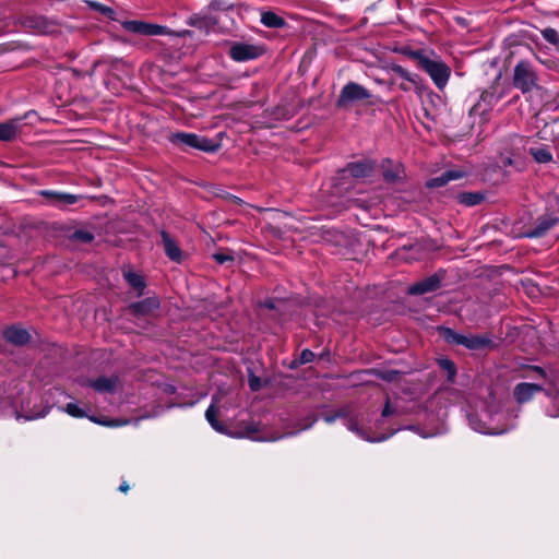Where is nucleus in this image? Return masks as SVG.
I'll use <instances>...</instances> for the list:
<instances>
[{"instance_id": "28", "label": "nucleus", "mask_w": 559, "mask_h": 559, "mask_svg": "<svg viewBox=\"0 0 559 559\" xmlns=\"http://www.w3.org/2000/svg\"><path fill=\"white\" fill-rule=\"evenodd\" d=\"M462 203L466 205H475L478 204L481 200V197L474 193H464L460 197Z\"/></svg>"}, {"instance_id": "8", "label": "nucleus", "mask_w": 559, "mask_h": 559, "mask_svg": "<svg viewBox=\"0 0 559 559\" xmlns=\"http://www.w3.org/2000/svg\"><path fill=\"white\" fill-rule=\"evenodd\" d=\"M262 52L261 47L246 43H235L229 50L231 59L238 62L253 60L260 57Z\"/></svg>"}, {"instance_id": "44", "label": "nucleus", "mask_w": 559, "mask_h": 559, "mask_svg": "<svg viewBox=\"0 0 559 559\" xmlns=\"http://www.w3.org/2000/svg\"><path fill=\"white\" fill-rule=\"evenodd\" d=\"M548 414H549V416H551V417H558V416H559V412H556V413H551V412H549Z\"/></svg>"}, {"instance_id": "7", "label": "nucleus", "mask_w": 559, "mask_h": 559, "mask_svg": "<svg viewBox=\"0 0 559 559\" xmlns=\"http://www.w3.org/2000/svg\"><path fill=\"white\" fill-rule=\"evenodd\" d=\"M174 143L182 144L189 147L198 148L205 152L214 151V144L203 136H199L194 133H175L171 136Z\"/></svg>"}, {"instance_id": "29", "label": "nucleus", "mask_w": 559, "mask_h": 559, "mask_svg": "<svg viewBox=\"0 0 559 559\" xmlns=\"http://www.w3.org/2000/svg\"><path fill=\"white\" fill-rule=\"evenodd\" d=\"M49 412V408L46 407L44 408L41 412L39 413H32L29 415H25V416H22L21 414H16V419L20 420L21 418H24L25 420H34V419H38V418H43L45 417Z\"/></svg>"}, {"instance_id": "14", "label": "nucleus", "mask_w": 559, "mask_h": 559, "mask_svg": "<svg viewBox=\"0 0 559 559\" xmlns=\"http://www.w3.org/2000/svg\"><path fill=\"white\" fill-rule=\"evenodd\" d=\"M3 336L8 342L14 345H24L31 337L29 333L25 329L19 326L8 328L4 330Z\"/></svg>"}, {"instance_id": "25", "label": "nucleus", "mask_w": 559, "mask_h": 559, "mask_svg": "<svg viewBox=\"0 0 559 559\" xmlns=\"http://www.w3.org/2000/svg\"><path fill=\"white\" fill-rule=\"evenodd\" d=\"M61 409L72 417L82 418L86 416V412L76 403H68L66 407Z\"/></svg>"}, {"instance_id": "23", "label": "nucleus", "mask_w": 559, "mask_h": 559, "mask_svg": "<svg viewBox=\"0 0 559 559\" xmlns=\"http://www.w3.org/2000/svg\"><path fill=\"white\" fill-rule=\"evenodd\" d=\"M530 153L538 163H548L552 158V155L547 146L531 147Z\"/></svg>"}, {"instance_id": "30", "label": "nucleus", "mask_w": 559, "mask_h": 559, "mask_svg": "<svg viewBox=\"0 0 559 559\" xmlns=\"http://www.w3.org/2000/svg\"><path fill=\"white\" fill-rule=\"evenodd\" d=\"M441 368H443L444 370L448 371L449 373V379L452 380L453 377L455 376V367H454V364L449 360V359H441L439 361Z\"/></svg>"}, {"instance_id": "13", "label": "nucleus", "mask_w": 559, "mask_h": 559, "mask_svg": "<svg viewBox=\"0 0 559 559\" xmlns=\"http://www.w3.org/2000/svg\"><path fill=\"white\" fill-rule=\"evenodd\" d=\"M41 195L49 199L52 204L59 205V206L74 204L79 199V197L75 194L50 191V190L43 191Z\"/></svg>"}, {"instance_id": "34", "label": "nucleus", "mask_w": 559, "mask_h": 559, "mask_svg": "<svg viewBox=\"0 0 559 559\" xmlns=\"http://www.w3.org/2000/svg\"><path fill=\"white\" fill-rule=\"evenodd\" d=\"M91 7H93L94 9H96L97 11H99L104 14H107L108 16H111V14L114 13L112 9H110L109 7L103 5L100 3H97V2H91Z\"/></svg>"}, {"instance_id": "32", "label": "nucleus", "mask_w": 559, "mask_h": 559, "mask_svg": "<svg viewBox=\"0 0 559 559\" xmlns=\"http://www.w3.org/2000/svg\"><path fill=\"white\" fill-rule=\"evenodd\" d=\"M91 420L94 421V423H97V424H100V425H104V426H109V427H119V426H123V425H127L129 421L128 420H110V421H103V420H99L95 417H91Z\"/></svg>"}, {"instance_id": "19", "label": "nucleus", "mask_w": 559, "mask_h": 559, "mask_svg": "<svg viewBox=\"0 0 559 559\" xmlns=\"http://www.w3.org/2000/svg\"><path fill=\"white\" fill-rule=\"evenodd\" d=\"M383 177L386 181H399L403 177V167L400 164H393L390 160H385L382 164Z\"/></svg>"}, {"instance_id": "31", "label": "nucleus", "mask_w": 559, "mask_h": 559, "mask_svg": "<svg viewBox=\"0 0 559 559\" xmlns=\"http://www.w3.org/2000/svg\"><path fill=\"white\" fill-rule=\"evenodd\" d=\"M73 238L82 242H91L94 239V236L90 231L78 230L73 234Z\"/></svg>"}, {"instance_id": "46", "label": "nucleus", "mask_w": 559, "mask_h": 559, "mask_svg": "<svg viewBox=\"0 0 559 559\" xmlns=\"http://www.w3.org/2000/svg\"><path fill=\"white\" fill-rule=\"evenodd\" d=\"M535 370H536V371H538L540 374H544L543 369H540V368L536 367V368H535Z\"/></svg>"}, {"instance_id": "3", "label": "nucleus", "mask_w": 559, "mask_h": 559, "mask_svg": "<svg viewBox=\"0 0 559 559\" xmlns=\"http://www.w3.org/2000/svg\"><path fill=\"white\" fill-rule=\"evenodd\" d=\"M513 84L522 93L535 92L543 93V88L537 84V76L533 68L527 62H519L514 68Z\"/></svg>"}, {"instance_id": "45", "label": "nucleus", "mask_w": 559, "mask_h": 559, "mask_svg": "<svg viewBox=\"0 0 559 559\" xmlns=\"http://www.w3.org/2000/svg\"><path fill=\"white\" fill-rule=\"evenodd\" d=\"M400 87L403 90V91H407L408 90V86H406L405 84H401Z\"/></svg>"}, {"instance_id": "20", "label": "nucleus", "mask_w": 559, "mask_h": 559, "mask_svg": "<svg viewBox=\"0 0 559 559\" xmlns=\"http://www.w3.org/2000/svg\"><path fill=\"white\" fill-rule=\"evenodd\" d=\"M463 177V173L460 170H448L439 177L430 179L427 185L430 188H438L447 185L451 180H456Z\"/></svg>"}, {"instance_id": "39", "label": "nucleus", "mask_w": 559, "mask_h": 559, "mask_svg": "<svg viewBox=\"0 0 559 559\" xmlns=\"http://www.w3.org/2000/svg\"><path fill=\"white\" fill-rule=\"evenodd\" d=\"M393 413H394V409L391 407V405L389 403H386L382 411V416L386 417V416L392 415Z\"/></svg>"}, {"instance_id": "40", "label": "nucleus", "mask_w": 559, "mask_h": 559, "mask_svg": "<svg viewBox=\"0 0 559 559\" xmlns=\"http://www.w3.org/2000/svg\"><path fill=\"white\" fill-rule=\"evenodd\" d=\"M348 429L352 430V431L357 432L361 438H365V435L357 428V424L350 423L348 425Z\"/></svg>"}, {"instance_id": "35", "label": "nucleus", "mask_w": 559, "mask_h": 559, "mask_svg": "<svg viewBox=\"0 0 559 559\" xmlns=\"http://www.w3.org/2000/svg\"><path fill=\"white\" fill-rule=\"evenodd\" d=\"M313 357H314V355L311 350L305 349L300 354V362L301 364L310 362L313 359Z\"/></svg>"}, {"instance_id": "37", "label": "nucleus", "mask_w": 559, "mask_h": 559, "mask_svg": "<svg viewBox=\"0 0 559 559\" xmlns=\"http://www.w3.org/2000/svg\"><path fill=\"white\" fill-rule=\"evenodd\" d=\"M214 259L216 260V262L223 264L227 261H230L233 258L225 253H216V254H214Z\"/></svg>"}, {"instance_id": "48", "label": "nucleus", "mask_w": 559, "mask_h": 559, "mask_svg": "<svg viewBox=\"0 0 559 559\" xmlns=\"http://www.w3.org/2000/svg\"><path fill=\"white\" fill-rule=\"evenodd\" d=\"M435 433L425 435L424 437H432Z\"/></svg>"}, {"instance_id": "27", "label": "nucleus", "mask_w": 559, "mask_h": 559, "mask_svg": "<svg viewBox=\"0 0 559 559\" xmlns=\"http://www.w3.org/2000/svg\"><path fill=\"white\" fill-rule=\"evenodd\" d=\"M542 35L548 43L555 46L559 45V34L556 29L550 27L545 28L542 31Z\"/></svg>"}, {"instance_id": "26", "label": "nucleus", "mask_w": 559, "mask_h": 559, "mask_svg": "<svg viewBox=\"0 0 559 559\" xmlns=\"http://www.w3.org/2000/svg\"><path fill=\"white\" fill-rule=\"evenodd\" d=\"M389 70L391 72H393L394 74H396L397 76H400L408 82H414L413 75L407 70H405L403 67H401L399 64L390 66Z\"/></svg>"}, {"instance_id": "9", "label": "nucleus", "mask_w": 559, "mask_h": 559, "mask_svg": "<svg viewBox=\"0 0 559 559\" xmlns=\"http://www.w3.org/2000/svg\"><path fill=\"white\" fill-rule=\"evenodd\" d=\"M374 170V163L365 159L356 163H350L345 169L342 170V175L352 176L357 179L369 177Z\"/></svg>"}, {"instance_id": "18", "label": "nucleus", "mask_w": 559, "mask_h": 559, "mask_svg": "<svg viewBox=\"0 0 559 559\" xmlns=\"http://www.w3.org/2000/svg\"><path fill=\"white\" fill-rule=\"evenodd\" d=\"M118 384V378L116 377H100L91 382V386L97 392H112Z\"/></svg>"}, {"instance_id": "10", "label": "nucleus", "mask_w": 559, "mask_h": 559, "mask_svg": "<svg viewBox=\"0 0 559 559\" xmlns=\"http://www.w3.org/2000/svg\"><path fill=\"white\" fill-rule=\"evenodd\" d=\"M24 26L37 34H51L55 32V25L43 16H29L23 22Z\"/></svg>"}, {"instance_id": "33", "label": "nucleus", "mask_w": 559, "mask_h": 559, "mask_svg": "<svg viewBox=\"0 0 559 559\" xmlns=\"http://www.w3.org/2000/svg\"><path fill=\"white\" fill-rule=\"evenodd\" d=\"M249 386L252 391H258L262 388V380L254 374H250L249 376Z\"/></svg>"}, {"instance_id": "5", "label": "nucleus", "mask_w": 559, "mask_h": 559, "mask_svg": "<svg viewBox=\"0 0 559 559\" xmlns=\"http://www.w3.org/2000/svg\"><path fill=\"white\" fill-rule=\"evenodd\" d=\"M122 27L134 34L146 35V36H158L168 35L170 31L162 25L146 23L142 21H124Z\"/></svg>"}, {"instance_id": "47", "label": "nucleus", "mask_w": 559, "mask_h": 559, "mask_svg": "<svg viewBox=\"0 0 559 559\" xmlns=\"http://www.w3.org/2000/svg\"><path fill=\"white\" fill-rule=\"evenodd\" d=\"M382 440H385V437H383V438H378V439H376L374 441H382Z\"/></svg>"}, {"instance_id": "12", "label": "nucleus", "mask_w": 559, "mask_h": 559, "mask_svg": "<svg viewBox=\"0 0 559 559\" xmlns=\"http://www.w3.org/2000/svg\"><path fill=\"white\" fill-rule=\"evenodd\" d=\"M440 286V280L438 276H429L408 288L411 295H423L429 292H433Z\"/></svg>"}, {"instance_id": "1", "label": "nucleus", "mask_w": 559, "mask_h": 559, "mask_svg": "<svg viewBox=\"0 0 559 559\" xmlns=\"http://www.w3.org/2000/svg\"><path fill=\"white\" fill-rule=\"evenodd\" d=\"M506 412L498 405H491L480 411V413L472 414L468 417L471 427L480 433L500 435L508 430L504 423L507 418Z\"/></svg>"}, {"instance_id": "21", "label": "nucleus", "mask_w": 559, "mask_h": 559, "mask_svg": "<svg viewBox=\"0 0 559 559\" xmlns=\"http://www.w3.org/2000/svg\"><path fill=\"white\" fill-rule=\"evenodd\" d=\"M261 22L266 27L277 28L285 24L284 20L273 12H263Z\"/></svg>"}, {"instance_id": "22", "label": "nucleus", "mask_w": 559, "mask_h": 559, "mask_svg": "<svg viewBox=\"0 0 559 559\" xmlns=\"http://www.w3.org/2000/svg\"><path fill=\"white\" fill-rule=\"evenodd\" d=\"M217 408L214 404H211L209 408L205 412V418L209 421V424L218 432L225 433L226 429L225 427L217 421L216 419Z\"/></svg>"}, {"instance_id": "36", "label": "nucleus", "mask_w": 559, "mask_h": 559, "mask_svg": "<svg viewBox=\"0 0 559 559\" xmlns=\"http://www.w3.org/2000/svg\"><path fill=\"white\" fill-rule=\"evenodd\" d=\"M555 224V221H551L540 227H538L535 231L528 234V236H540L545 230L550 228Z\"/></svg>"}, {"instance_id": "4", "label": "nucleus", "mask_w": 559, "mask_h": 559, "mask_svg": "<svg viewBox=\"0 0 559 559\" xmlns=\"http://www.w3.org/2000/svg\"><path fill=\"white\" fill-rule=\"evenodd\" d=\"M444 336L449 343L463 345L471 350L484 349L491 345V340L487 335H463L447 329Z\"/></svg>"}, {"instance_id": "24", "label": "nucleus", "mask_w": 559, "mask_h": 559, "mask_svg": "<svg viewBox=\"0 0 559 559\" xmlns=\"http://www.w3.org/2000/svg\"><path fill=\"white\" fill-rule=\"evenodd\" d=\"M124 278L135 289H142L144 287V281L140 274L128 271L124 273Z\"/></svg>"}, {"instance_id": "11", "label": "nucleus", "mask_w": 559, "mask_h": 559, "mask_svg": "<svg viewBox=\"0 0 559 559\" xmlns=\"http://www.w3.org/2000/svg\"><path fill=\"white\" fill-rule=\"evenodd\" d=\"M543 388L534 383H519L514 388V397L519 403H525L530 401L537 392H540Z\"/></svg>"}, {"instance_id": "41", "label": "nucleus", "mask_w": 559, "mask_h": 559, "mask_svg": "<svg viewBox=\"0 0 559 559\" xmlns=\"http://www.w3.org/2000/svg\"><path fill=\"white\" fill-rule=\"evenodd\" d=\"M119 490L122 492H127L129 490V485L127 483H122L119 487Z\"/></svg>"}, {"instance_id": "6", "label": "nucleus", "mask_w": 559, "mask_h": 559, "mask_svg": "<svg viewBox=\"0 0 559 559\" xmlns=\"http://www.w3.org/2000/svg\"><path fill=\"white\" fill-rule=\"evenodd\" d=\"M370 97V93L364 86L349 82L346 84L340 94L337 106L346 107L354 102L362 100Z\"/></svg>"}, {"instance_id": "38", "label": "nucleus", "mask_w": 559, "mask_h": 559, "mask_svg": "<svg viewBox=\"0 0 559 559\" xmlns=\"http://www.w3.org/2000/svg\"><path fill=\"white\" fill-rule=\"evenodd\" d=\"M500 164H501L502 166L507 167V166H512V165L514 164V162H513L512 157H510V156H503V155H502V156L500 157Z\"/></svg>"}, {"instance_id": "43", "label": "nucleus", "mask_w": 559, "mask_h": 559, "mask_svg": "<svg viewBox=\"0 0 559 559\" xmlns=\"http://www.w3.org/2000/svg\"><path fill=\"white\" fill-rule=\"evenodd\" d=\"M515 141H516L519 144H523L524 139H523V138H520V136H516V138H515Z\"/></svg>"}, {"instance_id": "15", "label": "nucleus", "mask_w": 559, "mask_h": 559, "mask_svg": "<svg viewBox=\"0 0 559 559\" xmlns=\"http://www.w3.org/2000/svg\"><path fill=\"white\" fill-rule=\"evenodd\" d=\"M159 307V300L156 297H150L130 306L134 314L146 316L153 313Z\"/></svg>"}, {"instance_id": "2", "label": "nucleus", "mask_w": 559, "mask_h": 559, "mask_svg": "<svg viewBox=\"0 0 559 559\" xmlns=\"http://www.w3.org/2000/svg\"><path fill=\"white\" fill-rule=\"evenodd\" d=\"M409 57L429 74L439 88L447 85L451 70L440 58L424 51H411Z\"/></svg>"}, {"instance_id": "16", "label": "nucleus", "mask_w": 559, "mask_h": 559, "mask_svg": "<svg viewBox=\"0 0 559 559\" xmlns=\"http://www.w3.org/2000/svg\"><path fill=\"white\" fill-rule=\"evenodd\" d=\"M22 118L12 119L0 123V141H11L13 140L19 130Z\"/></svg>"}, {"instance_id": "17", "label": "nucleus", "mask_w": 559, "mask_h": 559, "mask_svg": "<svg viewBox=\"0 0 559 559\" xmlns=\"http://www.w3.org/2000/svg\"><path fill=\"white\" fill-rule=\"evenodd\" d=\"M162 238L167 257L173 261L180 262L182 252L177 243L166 233H162Z\"/></svg>"}, {"instance_id": "42", "label": "nucleus", "mask_w": 559, "mask_h": 559, "mask_svg": "<svg viewBox=\"0 0 559 559\" xmlns=\"http://www.w3.org/2000/svg\"><path fill=\"white\" fill-rule=\"evenodd\" d=\"M334 418H335V417H333V416H326V417H324V420H325L326 423H332V421L334 420Z\"/></svg>"}]
</instances>
